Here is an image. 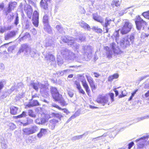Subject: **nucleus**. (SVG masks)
<instances>
[{"mask_svg": "<svg viewBox=\"0 0 149 149\" xmlns=\"http://www.w3.org/2000/svg\"><path fill=\"white\" fill-rule=\"evenodd\" d=\"M8 126L10 129L13 130L16 128V125L13 123H10L9 124Z\"/></svg>", "mask_w": 149, "mask_h": 149, "instance_id": "37998d69", "label": "nucleus"}, {"mask_svg": "<svg viewBox=\"0 0 149 149\" xmlns=\"http://www.w3.org/2000/svg\"><path fill=\"white\" fill-rule=\"evenodd\" d=\"M39 14L36 11H34L33 16V23L36 27H38L39 23Z\"/></svg>", "mask_w": 149, "mask_h": 149, "instance_id": "ddd939ff", "label": "nucleus"}, {"mask_svg": "<svg viewBox=\"0 0 149 149\" xmlns=\"http://www.w3.org/2000/svg\"><path fill=\"white\" fill-rule=\"evenodd\" d=\"M113 52L110 51L109 50L107 52L106 54L108 58H111Z\"/></svg>", "mask_w": 149, "mask_h": 149, "instance_id": "a18cd8bd", "label": "nucleus"}, {"mask_svg": "<svg viewBox=\"0 0 149 149\" xmlns=\"http://www.w3.org/2000/svg\"><path fill=\"white\" fill-rule=\"evenodd\" d=\"M1 145L2 149H6L7 147V145L4 142H2Z\"/></svg>", "mask_w": 149, "mask_h": 149, "instance_id": "09e8293b", "label": "nucleus"}, {"mask_svg": "<svg viewBox=\"0 0 149 149\" xmlns=\"http://www.w3.org/2000/svg\"><path fill=\"white\" fill-rule=\"evenodd\" d=\"M25 51V54L26 55H30L32 57H34L36 54V51L35 49H31L28 47L26 45H23L21 48L20 49L18 53H20L21 52Z\"/></svg>", "mask_w": 149, "mask_h": 149, "instance_id": "7ed1b4c3", "label": "nucleus"}, {"mask_svg": "<svg viewBox=\"0 0 149 149\" xmlns=\"http://www.w3.org/2000/svg\"><path fill=\"white\" fill-rule=\"evenodd\" d=\"M52 116H53L56 117L58 119L61 120V118L63 117L62 115L60 113H52Z\"/></svg>", "mask_w": 149, "mask_h": 149, "instance_id": "4c0bfd02", "label": "nucleus"}, {"mask_svg": "<svg viewBox=\"0 0 149 149\" xmlns=\"http://www.w3.org/2000/svg\"><path fill=\"white\" fill-rule=\"evenodd\" d=\"M113 5L115 4V6L117 7L119 6L120 4V3L119 1L115 0L113 1Z\"/></svg>", "mask_w": 149, "mask_h": 149, "instance_id": "de8ad7c7", "label": "nucleus"}, {"mask_svg": "<svg viewBox=\"0 0 149 149\" xmlns=\"http://www.w3.org/2000/svg\"><path fill=\"white\" fill-rule=\"evenodd\" d=\"M10 113L12 115H15L17 113L18 108L14 106H11L10 108Z\"/></svg>", "mask_w": 149, "mask_h": 149, "instance_id": "cd10ccee", "label": "nucleus"}, {"mask_svg": "<svg viewBox=\"0 0 149 149\" xmlns=\"http://www.w3.org/2000/svg\"><path fill=\"white\" fill-rule=\"evenodd\" d=\"M30 36V34L28 33H25V35L24 36L21 38V39L22 40L26 38H27Z\"/></svg>", "mask_w": 149, "mask_h": 149, "instance_id": "13d9d810", "label": "nucleus"}, {"mask_svg": "<svg viewBox=\"0 0 149 149\" xmlns=\"http://www.w3.org/2000/svg\"><path fill=\"white\" fill-rule=\"evenodd\" d=\"M77 116V115H76V114L75 113L74 114V115H72V116L70 117V118L68 120V121H70L71 120V119H74Z\"/></svg>", "mask_w": 149, "mask_h": 149, "instance_id": "69168bd1", "label": "nucleus"}, {"mask_svg": "<svg viewBox=\"0 0 149 149\" xmlns=\"http://www.w3.org/2000/svg\"><path fill=\"white\" fill-rule=\"evenodd\" d=\"M124 23L120 30L121 33L123 34H126L129 32L132 27V24L128 20L125 21Z\"/></svg>", "mask_w": 149, "mask_h": 149, "instance_id": "0eeeda50", "label": "nucleus"}, {"mask_svg": "<svg viewBox=\"0 0 149 149\" xmlns=\"http://www.w3.org/2000/svg\"><path fill=\"white\" fill-rule=\"evenodd\" d=\"M45 120L44 118H38L35 121L36 123L39 124H43L45 122Z\"/></svg>", "mask_w": 149, "mask_h": 149, "instance_id": "473e14b6", "label": "nucleus"}, {"mask_svg": "<svg viewBox=\"0 0 149 149\" xmlns=\"http://www.w3.org/2000/svg\"><path fill=\"white\" fill-rule=\"evenodd\" d=\"M7 15H8V17L7 18H8V20H9V21H10L11 20L13 19V16H14L13 14L12 13L10 14L9 15L10 16H9V15H8V14L6 16H7Z\"/></svg>", "mask_w": 149, "mask_h": 149, "instance_id": "864d4df0", "label": "nucleus"}, {"mask_svg": "<svg viewBox=\"0 0 149 149\" xmlns=\"http://www.w3.org/2000/svg\"><path fill=\"white\" fill-rule=\"evenodd\" d=\"M86 77L90 85L94 83L93 80L91 77L86 75Z\"/></svg>", "mask_w": 149, "mask_h": 149, "instance_id": "ea45409f", "label": "nucleus"}, {"mask_svg": "<svg viewBox=\"0 0 149 149\" xmlns=\"http://www.w3.org/2000/svg\"><path fill=\"white\" fill-rule=\"evenodd\" d=\"M79 40L81 41H83L85 39V37L84 36H80L79 37Z\"/></svg>", "mask_w": 149, "mask_h": 149, "instance_id": "052dcab7", "label": "nucleus"}, {"mask_svg": "<svg viewBox=\"0 0 149 149\" xmlns=\"http://www.w3.org/2000/svg\"><path fill=\"white\" fill-rule=\"evenodd\" d=\"M17 5V3L15 1L11 2L8 3V6L7 8L5 13L7 15L8 14L14 10L15 8L16 7Z\"/></svg>", "mask_w": 149, "mask_h": 149, "instance_id": "f8f14e48", "label": "nucleus"}, {"mask_svg": "<svg viewBox=\"0 0 149 149\" xmlns=\"http://www.w3.org/2000/svg\"><path fill=\"white\" fill-rule=\"evenodd\" d=\"M5 68L4 64L2 63H0V69L1 70H3Z\"/></svg>", "mask_w": 149, "mask_h": 149, "instance_id": "774afa93", "label": "nucleus"}, {"mask_svg": "<svg viewBox=\"0 0 149 149\" xmlns=\"http://www.w3.org/2000/svg\"><path fill=\"white\" fill-rule=\"evenodd\" d=\"M116 43V44L114 42L110 44V47L114 53L117 54H120L122 53V52L118 47V43Z\"/></svg>", "mask_w": 149, "mask_h": 149, "instance_id": "9d476101", "label": "nucleus"}, {"mask_svg": "<svg viewBox=\"0 0 149 149\" xmlns=\"http://www.w3.org/2000/svg\"><path fill=\"white\" fill-rule=\"evenodd\" d=\"M75 39L74 38L73 41H71L69 45L70 46L74 49L77 50L79 49V45L74 42Z\"/></svg>", "mask_w": 149, "mask_h": 149, "instance_id": "4be33fe9", "label": "nucleus"}, {"mask_svg": "<svg viewBox=\"0 0 149 149\" xmlns=\"http://www.w3.org/2000/svg\"><path fill=\"white\" fill-rule=\"evenodd\" d=\"M47 130L46 129L43 128L41 129L40 132L37 134V136L39 138H41L44 135L46 134Z\"/></svg>", "mask_w": 149, "mask_h": 149, "instance_id": "393cba45", "label": "nucleus"}, {"mask_svg": "<svg viewBox=\"0 0 149 149\" xmlns=\"http://www.w3.org/2000/svg\"><path fill=\"white\" fill-rule=\"evenodd\" d=\"M144 88L145 89L149 88V81L146 82L144 86Z\"/></svg>", "mask_w": 149, "mask_h": 149, "instance_id": "0e129e2a", "label": "nucleus"}, {"mask_svg": "<svg viewBox=\"0 0 149 149\" xmlns=\"http://www.w3.org/2000/svg\"><path fill=\"white\" fill-rule=\"evenodd\" d=\"M57 61L58 65H61L63 63V60L59 55L57 56Z\"/></svg>", "mask_w": 149, "mask_h": 149, "instance_id": "72a5a7b5", "label": "nucleus"}, {"mask_svg": "<svg viewBox=\"0 0 149 149\" xmlns=\"http://www.w3.org/2000/svg\"><path fill=\"white\" fill-rule=\"evenodd\" d=\"M26 116V112L24 111L22 112V114L17 116L18 118H21L24 117H25Z\"/></svg>", "mask_w": 149, "mask_h": 149, "instance_id": "6e6d98bb", "label": "nucleus"}, {"mask_svg": "<svg viewBox=\"0 0 149 149\" xmlns=\"http://www.w3.org/2000/svg\"><path fill=\"white\" fill-rule=\"evenodd\" d=\"M58 123V120L52 119L49 120L48 126L49 128L53 130L55 129V127Z\"/></svg>", "mask_w": 149, "mask_h": 149, "instance_id": "2eb2a0df", "label": "nucleus"}, {"mask_svg": "<svg viewBox=\"0 0 149 149\" xmlns=\"http://www.w3.org/2000/svg\"><path fill=\"white\" fill-rule=\"evenodd\" d=\"M56 28L59 32H62L63 29L61 25H57L56 26Z\"/></svg>", "mask_w": 149, "mask_h": 149, "instance_id": "49530a36", "label": "nucleus"}, {"mask_svg": "<svg viewBox=\"0 0 149 149\" xmlns=\"http://www.w3.org/2000/svg\"><path fill=\"white\" fill-rule=\"evenodd\" d=\"M88 134V132H86L81 135L74 136L72 138V140L73 141L79 140L83 138L84 136L87 135Z\"/></svg>", "mask_w": 149, "mask_h": 149, "instance_id": "7c9ffc66", "label": "nucleus"}, {"mask_svg": "<svg viewBox=\"0 0 149 149\" xmlns=\"http://www.w3.org/2000/svg\"><path fill=\"white\" fill-rule=\"evenodd\" d=\"M33 122V120L31 119H28L27 120V122L24 124V125H27L32 123Z\"/></svg>", "mask_w": 149, "mask_h": 149, "instance_id": "603ef678", "label": "nucleus"}, {"mask_svg": "<svg viewBox=\"0 0 149 149\" xmlns=\"http://www.w3.org/2000/svg\"><path fill=\"white\" fill-rule=\"evenodd\" d=\"M78 90L79 93L84 95L85 93L84 90L82 89L81 87L77 89Z\"/></svg>", "mask_w": 149, "mask_h": 149, "instance_id": "5fc2aeb1", "label": "nucleus"}, {"mask_svg": "<svg viewBox=\"0 0 149 149\" xmlns=\"http://www.w3.org/2000/svg\"><path fill=\"white\" fill-rule=\"evenodd\" d=\"M149 118V115L148 116H144L141 117L139 118V121H140L141 120H144V119L148 118Z\"/></svg>", "mask_w": 149, "mask_h": 149, "instance_id": "680f3d73", "label": "nucleus"}, {"mask_svg": "<svg viewBox=\"0 0 149 149\" xmlns=\"http://www.w3.org/2000/svg\"><path fill=\"white\" fill-rule=\"evenodd\" d=\"M149 136H146L142 137L140 139H137L135 141V142L138 143L137 145L140 148H142L143 147L145 143L148 140Z\"/></svg>", "mask_w": 149, "mask_h": 149, "instance_id": "9b49d317", "label": "nucleus"}, {"mask_svg": "<svg viewBox=\"0 0 149 149\" xmlns=\"http://www.w3.org/2000/svg\"><path fill=\"white\" fill-rule=\"evenodd\" d=\"M45 58L46 60L50 62L53 61L55 60V58L53 55L50 53H48L46 55Z\"/></svg>", "mask_w": 149, "mask_h": 149, "instance_id": "5701e85b", "label": "nucleus"}, {"mask_svg": "<svg viewBox=\"0 0 149 149\" xmlns=\"http://www.w3.org/2000/svg\"><path fill=\"white\" fill-rule=\"evenodd\" d=\"M30 84L31 86L37 91H38V88H39L40 91L42 93L45 92L47 88L45 85L39 82L35 83L33 81H31Z\"/></svg>", "mask_w": 149, "mask_h": 149, "instance_id": "6e6552de", "label": "nucleus"}, {"mask_svg": "<svg viewBox=\"0 0 149 149\" xmlns=\"http://www.w3.org/2000/svg\"><path fill=\"white\" fill-rule=\"evenodd\" d=\"M23 86V84L22 83H19L17 84V86H16V89L17 90L21 88Z\"/></svg>", "mask_w": 149, "mask_h": 149, "instance_id": "8fccbe9b", "label": "nucleus"}, {"mask_svg": "<svg viewBox=\"0 0 149 149\" xmlns=\"http://www.w3.org/2000/svg\"><path fill=\"white\" fill-rule=\"evenodd\" d=\"M47 0H42L40 2L41 7L44 9H46L48 8L47 4Z\"/></svg>", "mask_w": 149, "mask_h": 149, "instance_id": "c756f323", "label": "nucleus"}, {"mask_svg": "<svg viewBox=\"0 0 149 149\" xmlns=\"http://www.w3.org/2000/svg\"><path fill=\"white\" fill-rule=\"evenodd\" d=\"M51 107H55L58 109H61V108L59 107L56 104L54 103H52L51 104Z\"/></svg>", "mask_w": 149, "mask_h": 149, "instance_id": "bf43d9fd", "label": "nucleus"}, {"mask_svg": "<svg viewBox=\"0 0 149 149\" xmlns=\"http://www.w3.org/2000/svg\"><path fill=\"white\" fill-rule=\"evenodd\" d=\"M93 18L94 20L100 22L102 24L103 23V19L100 16L98 15L97 14H93Z\"/></svg>", "mask_w": 149, "mask_h": 149, "instance_id": "aec40b11", "label": "nucleus"}, {"mask_svg": "<svg viewBox=\"0 0 149 149\" xmlns=\"http://www.w3.org/2000/svg\"><path fill=\"white\" fill-rule=\"evenodd\" d=\"M23 134L26 135H29L32 134L30 128H26L22 129Z\"/></svg>", "mask_w": 149, "mask_h": 149, "instance_id": "2f4dec72", "label": "nucleus"}, {"mask_svg": "<svg viewBox=\"0 0 149 149\" xmlns=\"http://www.w3.org/2000/svg\"><path fill=\"white\" fill-rule=\"evenodd\" d=\"M60 52L63 57L66 59L76 60H80L83 58V57L79 54L76 55L70 50L64 47L62 48Z\"/></svg>", "mask_w": 149, "mask_h": 149, "instance_id": "f257e3e1", "label": "nucleus"}, {"mask_svg": "<svg viewBox=\"0 0 149 149\" xmlns=\"http://www.w3.org/2000/svg\"><path fill=\"white\" fill-rule=\"evenodd\" d=\"M70 71V70L69 69H67L60 72H57V74L58 76H62L65 73L68 72L69 71Z\"/></svg>", "mask_w": 149, "mask_h": 149, "instance_id": "c9c22d12", "label": "nucleus"}, {"mask_svg": "<svg viewBox=\"0 0 149 149\" xmlns=\"http://www.w3.org/2000/svg\"><path fill=\"white\" fill-rule=\"evenodd\" d=\"M134 38V36L132 35H128L123 38L120 41L121 46L124 48H125L132 43Z\"/></svg>", "mask_w": 149, "mask_h": 149, "instance_id": "20e7f679", "label": "nucleus"}, {"mask_svg": "<svg viewBox=\"0 0 149 149\" xmlns=\"http://www.w3.org/2000/svg\"><path fill=\"white\" fill-rule=\"evenodd\" d=\"M73 38L69 36H63L61 38V39L64 42L68 43L69 45L70 42L73 41Z\"/></svg>", "mask_w": 149, "mask_h": 149, "instance_id": "a211bd4d", "label": "nucleus"}, {"mask_svg": "<svg viewBox=\"0 0 149 149\" xmlns=\"http://www.w3.org/2000/svg\"><path fill=\"white\" fill-rule=\"evenodd\" d=\"M119 30L116 31L113 34L112 37L113 38H115L116 41L117 43L118 42L119 37Z\"/></svg>", "mask_w": 149, "mask_h": 149, "instance_id": "c85d7f7f", "label": "nucleus"}, {"mask_svg": "<svg viewBox=\"0 0 149 149\" xmlns=\"http://www.w3.org/2000/svg\"><path fill=\"white\" fill-rule=\"evenodd\" d=\"M112 20L111 19L107 18H106L105 19V23H104L103 22V23H102V25L104 27H105L106 28V33H107L108 32L109 29L107 28V27L110 24Z\"/></svg>", "mask_w": 149, "mask_h": 149, "instance_id": "6ab92c4d", "label": "nucleus"}, {"mask_svg": "<svg viewBox=\"0 0 149 149\" xmlns=\"http://www.w3.org/2000/svg\"><path fill=\"white\" fill-rule=\"evenodd\" d=\"M51 91L52 96L55 101L58 102L62 105L65 106L66 105L62 95L59 93L56 88L52 87Z\"/></svg>", "mask_w": 149, "mask_h": 149, "instance_id": "f03ea898", "label": "nucleus"}, {"mask_svg": "<svg viewBox=\"0 0 149 149\" xmlns=\"http://www.w3.org/2000/svg\"><path fill=\"white\" fill-rule=\"evenodd\" d=\"M24 11L28 17L30 18L31 17L32 13V10L30 6L26 5L24 7Z\"/></svg>", "mask_w": 149, "mask_h": 149, "instance_id": "dca6fc26", "label": "nucleus"}, {"mask_svg": "<svg viewBox=\"0 0 149 149\" xmlns=\"http://www.w3.org/2000/svg\"><path fill=\"white\" fill-rule=\"evenodd\" d=\"M19 23V17L17 15L16 16L15 19V21L14 24L16 26H17Z\"/></svg>", "mask_w": 149, "mask_h": 149, "instance_id": "e2e57ef3", "label": "nucleus"}, {"mask_svg": "<svg viewBox=\"0 0 149 149\" xmlns=\"http://www.w3.org/2000/svg\"><path fill=\"white\" fill-rule=\"evenodd\" d=\"M130 8H127L124 10H121V11H119V16H122L123 15L124 13H125L127 12V10L129 9Z\"/></svg>", "mask_w": 149, "mask_h": 149, "instance_id": "79ce46f5", "label": "nucleus"}, {"mask_svg": "<svg viewBox=\"0 0 149 149\" xmlns=\"http://www.w3.org/2000/svg\"><path fill=\"white\" fill-rule=\"evenodd\" d=\"M109 95L111 97V101L112 102L114 100V98H113L114 96V94L113 93H109Z\"/></svg>", "mask_w": 149, "mask_h": 149, "instance_id": "338daca9", "label": "nucleus"}, {"mask_svg": "<svg viewBox=\"0 0 149 149\" xmlns=\"http://www.w3.org/2000/svg\"><path fill=\"white\" fill-rule=\"evenodd\" d=\"M104 136V135H102L101 136L97 137L96 138H93L92 139V141H95L101 139V138L102 137Z\"/></svg>", "mask_w": 149, "mask_h": 149, "instance_id": "3c124183", "label": "nucleus"}, {"mask_svg": "<svg viewBox=\"0 0 149 149\" xmlns=\"http://www.w3.org/2000/svg\"><path fill=\"white\" fill-rule=\"evenodd\" d=\"M39 105V104L37 100H32L31 99V101L26 105L29 107H31L34 106H36Z\"/></svg>", "mask_w": 149, "mask_h": 149, "instance_id": "412c9836", "label": "nucleus"}, {"mask_svg": "<svg viewBox=\"0 0 149 149\" xmlns=\"http://www.w3.org/2000/svg\"><path fill=\"white\" fill-rule=\"evenodd\" d=\"M82 53L87 58L85 57V60L88 61L90 59L92 56V48L90 46H83L82 47Z\"/></svg>", "mask_w": 149, "mask_h": 149, "instance_id": "39448f33", "label": "nucleus"}, {"mask_svg": "<svg viewBox=\"0 0 149 149\" xmlns=\"http://www.w3.org/2000/svg\"><path fill=\"white\" fill-rule=\"evenodd\" d=\"M92 29L94 31L98 33H102V30L97 27L93 26Z\"/></svg>", "mask_w": 149, "mask_h": 149, "instance_id": "f704fd0d", "label": "nucleus"}, {"mask_svg": "<svg viewBox=\"0 0 149 149\" xmlns=\"http://www.w3.org/2000/svg\"><path fill=\"white\" fill-rule=\"evenodd\" d=\"M55 41L52 39L49 40L48 42H47L45 44L46 47L49 46L54 47L55 46Z\"/></svg>", "mask_w": 149, "mask_h": 149, "instance_id": "bb28decb", "label": "nucleus"}, {"mask_svg": "<svg viewBox=\"0 0 149 149\" xmlns=\"http://www.w3.org/2000/svg\"><path fill=\"white\" fill-rule=\"evenodd\" d=\"M82 83V85L85 89L87 94L89 95V93L90 92V90L86 81H83Z\"/></svg>", "mask_w": 149, "mask_h": 149, "instance_id": "a878e982", "label": "nucleus"}, {"mask_svg": "<svg viewBox=\"0 0 149 149\" xmlns=\"http://www.w3.org/2000/svg\"><path fill=\"white\" fill-rule=\"evenodd\" d=\"M135 19V23L138 30H140L142 28L143 29L147 26L146 22L143 20L139 16H136Z\"/></svg>", "mask_w": 149, "mask_h": 149, "instance_id": "423d86ee", "label": "nucleus"}, {"mask_svg": "<svg viewBox=\"0 0 149 149\" xmlns=\"http://www.w3.org/2000/svg\"><path fill=\"white\" fill-rule=\"evenodd\" d=\"M43 22L45 26H46V31L49 33L51 32V29L48 23V17L47 15H45L43 17Z\"/></svg>", "mask_w": 149, "mask_h": 149, "instance_id": "4468645a", "label": "nucleus"}, {"mask_svg": "<svg viewBox=\"0 0 149 149\" xmlns=\"http://www.w3.org/2000/svg\"><path fill=\"white\" fill-rule=\"evenodd\" d=\"M67 91L69 96L71 97H72L74 95L73 91L69 88L67 90Z\"/></svg>", "mask_w": 149, "mask_h": 149, "instance_id": "c03bdc74", "label": "nucleus"}, {"mask_svg": "<svg viewBox=\"0 0 149 149\" xmlns=\"http://www.w3.org/2000/svg\"><path fill=\"white\" fill-rule=\"evenodd\" d=\"M17 32L15 31H12L8 32L5 36V40H6L14 37L16 34Z\"/></svg>", "mask_w": 149, "mask_h": 149, "instance_id": "f3484780", "label": "nucleus"}, {"mask_svg": "<svg viewBox=\"0 0 149 149\" xmlns=\"http://www.w3.org/2000/svg\"><path fill=\"white\" fill-rule=\"evenodd\" d=\"M80 26L85 29L90 30L91 28L90 26L84 21H81L79 23Z\"/></svg>", "mask_w": 149, "mask_h": 149, "instance_id": "b1692460", "label": "nucleus"}, {"mask_svg": "<svg viewBox=\"0 0 149 149\" xmlns=\"http://www.w3.org/2000/svg\"><path fill=\"white\" fill-rule=\"evenodd\" d=\"M74 84L76 85V87L77 89L81 87L80 85L79 82L78 81H75Z\"/></svg>", "mask_w": 149, "mask_h": 149, "instance_id": "4d7b16f0", "label": "nucleus"}, {"mask_svg": "<svg viewBox=\"0 0 149 149\" xmlns=\"http://www.w3.org/2000/svg\"><path fill=\"white\" fill-rule=\"evenodd\" d=\"M32 134L35 133L38 130V127L35 126H33L31 128H30Z\"/></svg>", "mask_w": 149, "mask_h": 149, "instance_id": "e433bc0d", "label": "nucleus"}, {"mask_svg": "<svg viewBox=\"0 0 149 149\" xmlns=\"http://www.w3.org/2000/svg\"><path fill=\"white\" fill-rule=\"evenodd\" d=\"M28 113L29 115L32 117L35 118L36 116L32 110H29L28 111Z\"/></svg>", "mask_w": 149, "mask_h": 149, "instance_id": "a19ab883", "label": "nucleus"}, {"mask_svg": "<svg viewBox=\"0 0 149 149\" xmlns=\"http://www.w3.org/2000/svg\"><path fill=\"white\" fill-rule=\"evenodd\" d=\"M96 101L98 103L102 104L104 106L108 102V98L103 95H100L97 97Z\"/></svg>", "mask_w": 149, "mask_h": 149, "instance_id": "1a4fd4ad", "label": "nucleus"}, {"mask_svg": "<svg viewBox=\"0 0 149 149\" xmlns=\"http://www.w3.org/2000/svg\"><path fill=\"white\" fill-rule=\"evenodd\" d=\"M142 15L146 19H149V10L143 12Z\"/></svg>", "mask_w": 149, "mask_h": 149, "instance_id": "58836bf2", "label": "nucleus"}]
</instances>
